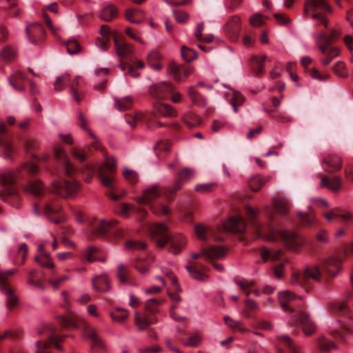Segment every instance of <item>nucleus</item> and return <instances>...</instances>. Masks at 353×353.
I'll return each mask as SVG.
<instances>
[{
    "label": "nucleus",
    "instance_id": "1",
    "mask_svg": "<svg viewBox=\"0 0 353 353\" xmlns=\"http://www.w3.org/2000/svg\"><path fill=\"white\" fill-rule=\"evenodd\" d=\"M274 208L265 205L263 213L268 219V223H262L259 221V212L251 206L245 205V213L249 220L250 228L256 237L270 241H280L288 248L296 250L300 248L305 242L304 239L295 232L286 230H277L271 223L274 220L276 211L285 215L290 210L289 204L283 199H274Z\"/></svg>",
    "mask_w": 353,
    "mask_h": 353
},
{
    "label": "nucleus",
    "instance_id": "2",
    "mask_svg": "<svg viewBox=\"0 0 353 353\" xmlns=\"http://www.w3.org/2000/svg\"><path fill=\"white\" fill-rule=\"evenodd\" d=\"M54 161L56 165L50 172L59 178L67 176L71 179L53 181L52 191L63 198L73 196L80 190V183L74 179L79 170L70 162L67 152L63 149L55 150Z\"/></svg>",
    "mask_w": 353,
    "mask_h": 353
},
{
    "label": "nucleus",
    "instance_id": "3",
    "mask_svg": "<svg viewBox=\"0 0 353 353\" xmlns=\"http://www.w3.org/2000/svg\"><path fill=\"white\" fill-rule=\"evenodd\" d=\"M341 263L339 257L330 256L321 267H308L303 272H294L292 276V283L301 286L306 292H309L314 281H321L323 278L328 279L336 276L341 270Z\"/></svg>",
    "mask_w": 353,
    "mask_h": 353
},
{
    "label": "nucleus",
    "instance_id": "4",
    "mask_svg": "<svg viewBox=\"0 0 353 353\" xmlns=\"http://www.w3.org/2000/svg\"><path fill=\"white\" fill-rule=\"evenodd\" d=\"M57 321L59 327L45 325L38 328L37 333L41 339L35 343V353H52L50 349L52 345L61 351L62 347L59 343L69 335L61 334L60 328L72 329L77 326L75 317L70 314L59 316Z\"/></svg>",
    "mask_w": 353,
    "mask_h": 353
},
{
    "label": "nucleus",
    "instance_id": "5",
    "mask_svg": "<svg viewBox=\"0 0 353 353\" xmlns=\"http://www.w3.org/2000/svg\"><path fill=\"white\" fill-rule=\"evenodd\" d=\"M248 230L250 228H248L245 220L241 215L230 216L221 227L214 229L202 224H196L194 226L196 237L204 242H208L211 239L215 241H223L225 236L228 232L241 234Z\"/></svg>",
    "mask_w": 353,
    "mask_h": 353
},
{
    "label": "nucleus",
    "instance_id": "6",
    "mask_svg": "<svg viewBox=\"0 0 353 353\" xmlns=\"http://www.w3.org/2000/svg\"><path fill=\"white\" fill-rule=\"evenodd\" d=\"M39 171L36 162H26L23 164L21 171H8L0 174V198L15 208L20 206V196L16 188V183L23 172L34 175Z\"/></svg>",
    "mask_w": 353,
    "mask_h": 353
},
{
    "label": "nucleus",
    "instance_id": "7",
    "mask_svg": "<svg viewBox=\"0 0 353 353\" xmlns=\"http://www.w3.org/2000/svg\"><path fill=\"white\" fill-rule=\"evenodd\" d=\"M279 300L282 309L290 312H296L292 317V325H301L306 335H311L314 331L313 323L309 314L305 312L301 305L302 298L289 291L279 293Z\"/></svg>",
    "mask_w": 353,
    "mask_h": 353
},
{
    "label": "nucleus",
    "instance_id": "8",
    "mask_svg": "<svg viewBox=\"0 0 353 353\" xmlns=\"http://www.w3.org/2000/svg\"><path fill=\"white\" fill-rule=\"evenodd\" d=\"M105 162L99 166H94L90 164H86L79 169L80 172H86L88 175L87 182L92 179L93 174L97 170L99 178L102 184L109 190L106 192L108 197L113 201H118L121 196L114 192L116 189V183L114 180L116 161L112 157H108L104 152Z\"/></svg>",
    "mask_w": 353,
    "mask_h": 353
},
{
    "label": "nucleus",
    "instance_id": "9",
    "mask_svg": "<svg viewBox=\"0 0 353 353\" xmlns=\"http://www.w3.org/2000/svg\"><path fill=\"white\" fill-rule=\"evenodd\" d=\"M152 241L159 248L169 244V250L174 254H179L185 245L184 237L181 234L171 235L167 226L162 223L148 225Z\"/></svg>",
    "mask_w": 353,
    "mask_h": 353
},
{
    "label": "nucleus",
    "instance_id": "10",
    "mask_svg": "<svg viewBox=\"0 0 353 353\" xmlns=\"http://www.w3.org/2000/svg\"><path fill=\"white\" fill-rule=\"evenodd\" d=\"M339 37V34L335 30H330L328 32L320 30L316 34V45L322 54L321 62L324 66H327L333 59L339 55V50L331 46Z\"/></svg>",
    "mask_w": 353,
    "mask_h": 353
},
{
    "label": "nucleus",
    "instance_id": "11",
    "mask_svg": "<svg viewBox=\"0 0 353 353\" xmlns=\"http://www.w3.org/2000/svg\"><path fill=\"white\" fill-rule=\"evenodd\" d=\"M101 37L96 40L97 46L103 50H107L110 45V38L113 37L117 55L120 58H128L131 55L132 46L123 39H119L116 35H112L108 26L103 25L100 29Z\"/></svg>",
    "mask_w": 353,
    "mask_h": 353
},
{
    "label": "nucleus",
    "instance_id": "12",
    "mask_svg": "<svg viewBox=\"0 0 353 353\" xmlns=\"http://www.w3.org/2000/svg\"><path fill=\"white\" fill-rule=\"evenodd\" d=\"M162 192L158 186L154 185L144 190L142 195L135 198L139 204L149 205L152 212L156 215H167L170 210L161 201Z\"/></svg>",
    "mask_w": 353,
    "mask_h": 353
},
{
    "label": "nucleus",
    "instance_id": "13",
    "mask_svg": "<svg viewBox=\"0 0 353 353\" xmlns=\"http://www.w3.org/2000/svg\"><path fill=\"white\" fill-rule=\"evenodd\" d=\"M161 301L156 299L148 300L145 304V313L142 315L135 312L134 323L140 330H147L150 324L157 322V318L153 315L157 312Z\"/></svg>",
    "mask_w": 353,
    "mask_h": 353
},
{
    "label": "nucleus",
    "instance_id": "14",
    "mask_svg": "<svg viewBox=\"0 0 353 353\" xmlns=\"http://www.w3.org/2000/svg\"><path fill=\"white\" fill-rule=\"evenodd\" d=\"M16 272V269L0 271V290L6 296L7 308L10 311L16 307L19 303L18 296L15 293V290L10 285L12 277Z\"/></svg>",
    "mask_w": 353,
    "mask_h": 353
},
{
    "label": "nucleus",
    "instance_id": "15",
    "mask_svg": "<svg viewBox=\"0 0 353 353\" xmlns=\"http://www.w3.org/2000/svg\"><path fill=\"white\" fill-rule=\"evenodd\" d=\"M305 12L307 14L311 13L312 17L325 28L327 25V19L324 12H317L318 10H323V12H331V7L326 3L325 0H307L305 1Z\"/></svg>",
    "mask_w": 353,
    "mask_h": 353
},
{
    "label": "nucleus",
    "instance_id": "16",
    "mask_svg": "<svg viewBox=\"0 0 353 353\" xmlns=\"http://www.w3.org/2000/svg\"><path fill=\"white\" fill-rule=\"evenodd\" d=\"M115 220L107 221L105 220H99L93 223L92 231L93 234L97 236H105L107 234L120 238L123 234L122 230L117 227Z\"/></svg>",
    "mask_w": 353,
    "mask_h": 353
},
{
    "label": "nucleus",
    "instance_id": "17",
    "mask_svg": "<svg viewBox=\"0 0 353 353\" xmlns=\"http://www.w3.org/2000/svg\"><path fill=\"white\" fill-rule=\"evenodd\" d=\"M125 118L126 122L132 128H134L137 123L139 121L145 122L148 128L151 130L164 125V124L157 120V117L154 113L143 114L142 112H134L133 114H126Z\"/></svg>",
    "mask_w": 353,
    "mask_h": 353
},
{
    "label": "nucleus",
    "instance_id": "18",
    "mask_svg": "<svg viewBox=\"0 0 353 353\" xmlns=\"http://www.w3.org/2000/svg\"><path fill=\"white\" fill-rule=\"evenodd\" d=\"M83 334L85 337L90 341V345L93 353H102L105 346L99 336L98 331L95 327L85 323L83 325Z\"/></svg>",
    "mask_w": 353,
    "mask_h": 353
},
{
    "label": "nucleus",
    "instance_id": "19",
    "mask_svg": "<svg viewBox=\"0 0 353 353\" xmlns=\"http://www.w3.org/2000/svg\"><path fill=\"white\" fill-rule=\"evenodd\" d=\"M44 214L52 222L59 224L65 220V216L61 205L54 201L44 202L43 209Z\"/></svg>",
    "mask_w": 353,
    "mask_h": 353
},
{
    "label": "nucleus",
    "instance_id": "20",
    "mask_svg": "<svg viewBox=\"0 0 353 353\" xmlns=\"http://www.w3.org/2000/svg\"><path fill=\"white\" fill-rule=\"evenodd\" d=\"M193 170L185 168L182 169L178 174L176 179L173 185L166 188L163 190V194L167 200L170 201L172 199V195L181 189L182 183L190 180L193 176Z\"/></svg>",
    "mask_w": 353,
    "mask_h": 353
},
{
    "label": "nucleus",
    "instance_id": "21",
    "mask_svg": "<svg viewBox=\"0 0 353 353\" xmlns=\"http://www.w3.org/2000/svg\"><path fill=\"white\" fill-rule=\"evenodd\" d=\"M227 253V250L222 246L211 245L206 248H202L201 253H192L191 255L192 259L196 260L201 256L206 259L212 260L213 259H222Z\"/></svg>",
    "mask_w": 353,
    "mask_h": 353
},
{
    "label": "nucleus",
    "instance_id": "22",
    "mask_svg": "<svg viewBox=\"0 0 353 353\" xmlns=\"http://www.w3.org/2000/svg\"><path fill=\"white\" fill-rule=\"evenodd\" d=\"M7 129L3 122H0V148L2 150L5 158L12 159L14 152L13 143L6 134Z\"/></svg>",
    "mask_w": 353,
    "mask_h": 353
},
{
    "label": "nucleus",
    "instance_id": "23",
    "mask_svg": "<svg viewBox=\"0 0 353 353\" xmlns=\"http://www.w3.org/2000/svg\"><path fill=\"white\" fill-rule=\"evenodd\" d=\"M185 268L188 273L196 280L205 281L208 279L206 272L210 270V268L199 262H189Z\"/></svg>",
    "mask_w": 353,
    "mask_h": 353
},
{
    "label": "nucleus",
    "instance_id": "24",
    "mask_svg": "<svg viewBox=\"0 0 353 353\" xmlns=\"http://www.w3.org/2000/svg\"><path fill=\"white\" fill-rule=\"evenodd\" d=\"M26 34L30 43L39 44L46 37V31L38 23H33L26 28Z\"/></svg>",
    "mask_w": 353,
    "mask_h": 353
},
{
    "label": "nucleus",
    "instance_id": "25",
    "mask_svg": "<svg viewBox=\"0 0 353 353\" xmlns=\"http://www.w3.org/2000/svg\"><path fill=\"white\" fill-rule=\"evenodd\" d=\"M241 30V19L238 16L232 17L225 26V32L233 42L239 41Z\"/></svg>",
    "mask_w": 353,
    "mask_h": 353
},
{
    "label": "nucleus",
    "instance_id": "26",
    "mask_svg": "<svg viewBox=\"0 0 353 353\" xmlns=\"http://www.w3.org/2000/svg\"><path fill=\"white\" fill-rule=\"evenodd\" d=\"M322 166L327 172L333 173L342 168V159L336 154H329L322 160Z\"/></svg>",
    "mask_w": 353,
    "mask_h": 353
},
{
    "label": "nucleus",
    "instance_id": "27",
    "mask_svg": "<svg viewBox=\"0 0 353 353\" xmlns=\"http://www.w3.org/2000/svg\"><path fill=\"white\" fill-rule=\"evenodd\" d=\"M173 89L174 88L171 84L161 82L151 86L150 93L154 98L163 99L172 93Z\"/></svg>",
    "mask_w": 353,
    "mask_h": 353
},
{
    "label": "nucleus",
    "instance_id": "28",
    "mask_svg": "<svg viewBox=\"0 0 353 353\" xmlns=\"http://www.w3.org/2000/svg\"><path fill=\"white\" fill-rule=\"evenodd\" d=\"M324 216L330 222L332 221L334 217H339L348 225L353 226V214L340 208L332 209L330 212L325 213Z\"/></svg>",
    "mask_w": 353,
    "mask_h": 353
},
{
    "label": "nucleus",
    "instance_id": "29",
    "mask_svg": "<svg viewBox=\"0 0 353 353\" xmlns=\"http://www.w3.org/2000/svg\"><path fill=\"white\" fill-rule=\"evenodd\" d=\"M330 309L333 313L341 316L339 319L340 322H345V319L353 320V314L345 303H332L330 305Z\"/></svg>",
    "mask_w": 353,
    "mask_h": 353
},
{
    "label": "nucleus",
    "instance_id": "30",
    "mask_svg": "<svg viewBox=\"0 0 353 353\" xmlns=\"http://www.w3.org/2000/svg\"><path fill=\"white\" fill-rule=\"evenodd\" d=\"M134 66L138 68H143L144 63L142 61L137 60L134 57H130L126 61H121L120 68L122 71H127V73L131 77L137 78L139 76V72H137Z\"/></svg>",
    "mask_w": 353,
    "mask_h": 353
},
{
    "label": "nucleus",
    "instance_id": "31",
    "mask_svg": "<svg viewBox=\"0 0 353 353\" xmlns=\"http://www.w3.org/2000/svg\"><path fill=\"white\" fill-rule=\"evenodd\" d=\"M70 92L74 99L80 102L84 94L83 83L80 76H77L70 84Z\"/></svg>",
    "mask_w": 353,
    "mask_h": 353
},
{
    "label": "nucleus",
    "instance_id": "32",
    "mask_svg": "<svg viewBox=\"0 0 353 353\" xmlns=\"http://www.w3.org/2000/svg\"><path fill=\"white\" fill-rule=\"evenodd\" d=\"M319 175L321 176L320 185L321 187H325L333 192L339 190L342 183V179L340 176H332L330 177L323 174Z\"/></svg>",
    "mask_w": 353,
    "mask_h": 353
},
{
    "label": "nucleus",
    "instance_id": "33",
    "mask_svg": "<svg viewBox=\"0 0 353 353\" xmlns=\"http://www.w3.org/2000/svg\"><path fill=\"white\" fill-rule=\"evenodd\" d=\"M26 77L21 71H16L8 78L9 84L17 91H23L25 89Z\"/></svg>",
    "mask_w": 353,
    "mask_h": 353
},
{
    "label": "nucleus",
    "instance_id": "34",
    "mask_svg": "<svg viewBox=\"0 0 353 353\" xmlns=\"http://www.w3.org/2000/svg\"><path fill=\"white\" fill-rule=\"evenodd\" d=\"M82 257L89 263L94 261H103L105 257L100 250L97 248L90 246L82 253Z\"/></svg>",
    "mask_w": 353,
    "mask_h": 353
},
{
    "label": "nucleus",
    "instance_id": "35",
    "mask_svg": "<svg viewBox=\"0 0 353 353\" xmlns=\"http://www.w3.org/2000/svg\"><path fill=\"white\" fill-rule=\"evenodd\" d=\"M170 72L176 81H181L186 79L191 73V70L185 66L174 63L170 65Z\"/></svg>",
    "mask_w": 353,
    "mask_h": 353
},
{
    "label": "nucleus",
    "instance_id": "36",
    "mask_svg": "<svg viewBox=\"0 0 353 353\" xmlns=\"http://www.w3.org/2000/svg\"><path fill=\"white\" fill-rule=\"evenodd\" d=\"M125 17L132 23H139L144 20L145 14L138 8H128L125 12Z\"/></svg>",
    "mask_w": 353,
    "mask_h": 353
},
{
    "label": "nucleus",
    "instance_id": "37",
    "mask_svg": "<svg viewBox=\"0 0 353 353\" xmlns=\"http://www.w3.org/2000/svg\"><path fill=\"white\" fill-rule=\"evenodd\" d=\"M154 110L155 114H159L164 117H172L176 115V110L166 103H156L154 105Z\"/></svg>",
    "mask_w": 353,
    "mask_h": 353
},
{
    "label": "nucleus",
    "instance_id": "38",
    "mask_svg": "<svg viewBox=\"0 0 353 353\" xmlns=\"http://www.w3.org/2000/svg\"><path fill=\"white\" fill-rule=\"evenodd\" d=\"M78 124L83 130L88 132L90 136L93 139L94 141L91 143L92 147L94 150H102L100 143L97 140L95 135L87 128V120L82 112H79L78 114Z\"/></svg>",
    "mask_w": 353,
    "mask_h": 353
},
{
    "label": "nucleus",
    "instance_id": "39",
    "mask_svg": "<svg viewBox=\"0 0 353 353\" xmlns=\"http://www.w3.org/2000/svg\"><path fill=\"white\" fill-rule=\"evenodd\" d=\"M118 15V9L112 4L103 8L100 12V18L105 21H111Z\"/></svg>",
    "mask_w": 353,
    "mask_h": 353
},
{
    "label": "nucleus",
    "instance_id": "40",
    "mask_svg": "<svg viewBox=\"0 0 353 353\" xmlns=\"http://www.w3.org/2000/svg\"><path fill=\"white\" fill-rule=\"evenodd\" d=\"M28 190L36 196H41L47 194L48 190L43 186L39 180L32 181L29 183Z\"/></svg>",
    "mask_w": 353,
    "mask_h": 353
},
{
    "label": "nucleus",
    "instance_id": "41",
    "mask_svg": "<svg viewBox=\"0 0 353 353\" xmlns=\"http://www.w3.org/2000/svg\"><path fill=\"white\" fill-rule=\"evenodd\" d=\"M266 59L267 57L265 55H263L261 57H259L257 56L252 57L250 64L253 72H255L256 74L259 75L263 72L264 69V61Z\"/></svg>",
    "mask_w": 353,
    "mask_h": 353
},
{
    "label": "nucleus",
    "instance_id": "42",
    "mask_svg": "<svg viewBox=\"0 0 353 353\" xmlns=\"http://www.w3.org/2000/svg\"><path fill=\"white\" fill-rule=\"evenodd\" d=\"M15 142H19L21 144L27 152H30L38 148V142L32 137L25 138L22 136H19L16 139Z\"/></svg>",
    "mask_w": 353,
    "mask_h": 353
},
{
    "label": "nucleus",
    "instance_id": "43",
    "mask_svg": "<svg viewBox=\"0 0 353 353\" xmlns=\"http://www.w3.org/2000/svg\"><path fill=\"white\" fill-rule=\"evenodd\" d=\"M93 287L97 291L105 292L110 288L109 280L105 275L97 276L93 279Z\"/></svg>",
    "mask_w": 353,
    "mask_h": 353
},
{
    "label": "nucleus",
    "instance_id": "44",
    "mask_svg": "<svg viewBox=\"0 0 353 353\" xmlns=\"http://www.w3.org/2000/svg\"><path fill=\"white\" fill-rule=\"evenodd\" d=\"M188 95L192 103L199 107L205 106V98L195 90L194 87L191 86L188 88Z\"/></svg>",
    "mask_w": 353,
    "mask_h": 353
},
{
    "label": "nucleus",
    "instance_id": "45",
    "mask_svg": "<svg viewBox=\"0 0 353 353\" xmlns=\"http://www.w3.org/2000/svg\"><path fill=\"white\" fill-rule=\"evenodd\" d=\"M152 261V256H150L147 259L139 258L134 262V266L139 272L145 274L148 271V269Z\"/></svg>",
    "mask_w": 353,
    "mask_h": 353
},
{
    "label": "nucleus",
    "instance_id": "46",
    "mask_svg": "<svg viewBox=\"0 0 353 353\" xmlns=\"http://www.w3.org/2000/svg\"><path fill=\"white\" fill-rule=\"evenodd\" d=\"M115 106L120 111H125L130 109L133 103V99L130 97L116 98L114 99Z\"/></svg>",
    "mask_w": 353,
    "mask_h": 353
},
{
    "label": "nucleus",
    "instance_id": "47",
    "mask_svg": "<svg viewBox=\"0 0 353 353\" xmlns=\"http://www.w3.org/2000/svg\"><path fill=\"white\" fill-rule=\"evenodd\" d=\"M279 343L278 345H283L292 353H298L297 347L295 345L291 338L287 335H282L278 337Z\"/></svg>",
    "mask_w": 353,
    "mask_h": 353
},
{
    "label": "nucleus",
    "instance_id": "48",
    "mask_svg": "<svg viewBox=\"0 0 353 353\" xmlns=\"http://www.w3.org/2000/svg\"><path fill=\"white\" fill-rule=\"evenodd\" d=\"M28 246L26 243H22L17 250V253L14 259V263L17 265H23L25 263Z\"/></svg>",
    "mask_w": 353,
    "mask_h": 353
},
{
    "label": "nucleus",
    "instance_id": "49",
    "mask_svg": "<svg viewBox=\"0 0 353 353\" xmlns=\"http://www.w3.org/2000/svg\"><path fill=\"white\" fill-rule=\"evenodd\" d=\"M15 57L16 52L10 46H6L0 51V59L6 63L12 61Z\"/></svg>",
    "mask_w": 353,
    "mask_h": 353
},
{
    "label": "nucleus",
    "instance_id": "50",
    "mask_svg": "<svg viewBox=\"0 0 353 353\" xmlns=\"http://www.w3.org/2000/svg\"><path fill=\"white\" fill-rule=\"evenodd\" d=\"M183 120L184 123L189 128H193L199 125L201 122V118L192 112H188L185 114L183 116Z\"/></svg>",
    "mask_w": 353,
    "mask_h": 353
},
{
    "label": "nucleus",
    "instance_id": "51",
    "mask_svg": "<svg viewBox=\"0 0 353 353\" xmlns=\"http://www.w3.org/2000/svg\"><path fill=\"white\" fill-rule=\"evenodd\" d=\"M202 340V336L199 332H195L190 335L188 340L185 341L184 339H181V342L185 346L197 347Z\"/></svg>",
    "mask_w": 353,
    "mask_h": 353
},
{
    "label": "nucleus",
    "instance_id": "52",
    "mask_svg": "<svg viewBox=\"0 0 353 353\" xmlns=\"http://www.w3.org/2000/svg\"><path fill=\"white\" fill-rule=\"evenodd\" d=\"M236 283L239 286V288L245 292L246 296H248L251 292H253L256 296H259L260 292L259 290H250V288L253 286L252 283H250L246 280H237Z\"/></svg>",
    "mask_w": 353,
    "mask_h": 353
},
{
    "label": "nucleus",
    "instance_id": "53",
    "mask_svg": "<svg viewBox=\"0 0 353 353\" xmlns=\"http://www.w3.org/2000/svg\"><path fill=\"white\" fill-rule=\"evenodd\" d=\"M170 143L167 141H159L155 147H154V151L156 152L157 156L161 159L163 158V153H167L170 150Z\"/></svg>",
    "mask_w": 353,
    "mask_h": 353
},
{
    "label": "nucleus",
    "instance_id": "54",
    "mask_svg": "<svg viewBox=\"0 0 353 353\" xmlns=\"http://www.w3.org/2000/svg\"><path fill=\"white\" fill-rule=\"evenodd\" d=\"M138 210L139 213L145 216L147 214V211L143 209H138L134 205L129 203H122L119 206V212L122 216H126L130 212L134 210Z\"/></svg>",
    "mask_w": 353,
    "mask_h": 353
},
{
    "label": "nucleus",
    "instance_id": "55",
    "mask_svg": "<svg viewBox=\"0 0 353 353\" xmlns=\"http://www.w3.org/2000/svg\"><path fill=\"white\" fill-rule=\"evenodd\" d=\"M35 260L38 263L46 268L54 269V264L52 262V259L48 253H44L43 256H36Z\"/></svg>",
    "mask_w": 353,
    "mask_h": 353
},
{
    "label": "nucleus",
    "instance_id": "56",
    "mask_svg": "<svg viewBox=\"0 0 353 353\" xmlns=\"http://www.w3.org/2000/svg\"><path fill=\"white\" fill-rule=\"evenodd\" d=\"M282 255V252L280 250L270 251L268 250H263L261 253V256L264 261L270 259L275 261L279 259Z\"/></svg>",
    "mask_w": 353,
    "mask_h": 353
},
{
    "label": "nucleus",
    "instance_id": "57",
    "mask_svg": "<svg viewBox=\"0 0 353 353\" xmlns=\"http://www.w3.org/2000/svg\"><path fill=\"white\" fill-rule=\"evenodd\" d=\"M159 60L160 55L157 52H152L148 55V63L156 70H159L161 68Z\"/></svg>",
    "mask_w": 353,
    "mask_h": 353
},
{
    "label": "nucleus",
    "instance_id": "58",
    "mask_svg": "<svg viewBox=\"0 0 353 353\" xmlns=\"http://www.w3.org/2000/svg\"><path fill=\"white\" fill-rule=\"evenodd\" d=\"M70 82L69 74H65L57 78L54 83V89L57 91L63 90V88Z\"/></svg>",
    "mask_w": 353,
    "mask_h": 353
},
{
    "label": "nucleus",
    "instance_id": "59",
    "mask_svg": "<svg viewBox=\"0 0 353 353\" xmlns=\"http://www.w3.org/2000/svg\"><path fill=\"white\" fill-rule=\"evenodd\" d=\"M265 183V180L259 176H254L249 181L250 189L254 192L259 190Z\"/></svg>",
    "mask_w": 353,
    "mask_h": 353
},
{
    "label": "nucleus",
    "instance_id": "60",
    "mask_svg": "<svg viewBox=\"0 0 353 353\" xmlns=\"http://www.w3.org/2000/svg\"><path fill=\"white\" fill-rule=\"evenodd\" d=\"M110 316L113 320L122 322L128 318V312L125 310L118 307L114 311L111 312Z\"/></svg>",
    "mask_w": 353,
    "mask_h": 353
},
{
    "label": "nucleus",
    "instance_id": "61",
    "mask_svg": "<svg viewBox=\"0 0 353 353\" xmlns=\"http://www.w3.org/2000/svg\"><path fill=\"white\" fill-rule=\"evenodd\" d=\"M225 323L232 329L237 330L240 332H244L247 331V329L242 325L241 321H236L229 316L224 318Z\"/></svg>",
    "mask_w": 353,
    "mask_h": 353
},
{
    "label": "nucleus",
    "instance_id": "62",
    "mask_svg": "<svg viewBox=\"0 0 353 353\" xmlns=\"http://www.w3.org/2000/svg\"><path fill=\"white\" fill-rule=\"evenodd\" d=\"M334 72L340 77L345 78L348 76V72L344 63L342 61H338L332 67Z\"/></svg>",
    "mask_w": 353,
    "mask_h": 353
},
{
    "label": "nucleus",
    "instance_id": "63",
    "mask_svg": "<svg viewBox=\"0 0 353 353\" xmlns=\"http://www.w3.org/2000/svg\"><path fill=\"white\" fill-rule=\"evenodd\" d=\"M232 105L233 107L234 111L235 112H237L238 106L243 104L244 101V98L241 95V94L239 92L234 91L232 93V96L230 99Z\"/></svg>",
    "mask_w": 353,
    "mask_h": 353
},
{
    "label": "nucleus",
    "instance_id": "64",
    "mask_svg": "<svg viewBox=\"0 0 353 353\" xmlns=\"http://www.w3.org/2000/svg\"><path fill=\"white\" fill-rule=\"evenodd\" d=\"M67 51L70 54H78L81 50V47L76 40H70L65 43Z\"/></svg>",
    "mask_w": 353,
    "mask_h": 353
}]
</instances>
